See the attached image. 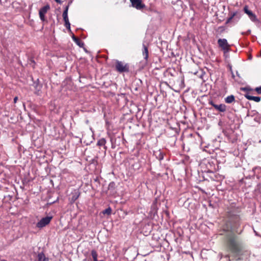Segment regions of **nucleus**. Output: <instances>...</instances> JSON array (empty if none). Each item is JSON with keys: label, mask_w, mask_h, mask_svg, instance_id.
<instances>
[{"label": "nucleus", "mask_w": 261, "mask_h": 261, "mask_svg": "<svg viewBox=\"0 0 261 261\" xmlns=\"http://www.w3.org/2000/svg\"><path fill=\"white\" fill-rule=\"evenodd\" d=\"M229 222L231 226L230 232L226 234V244L228 250L236 257L243 254L242 244L239 237L233 232H237V229L240 225V218L238 215H233L231 212L228 213Z\"/></svg>", "instance_id": "nucleus-1"}, {"label": "nucleus", "mask_w": 261, "mask_h": 261, "mask_svg": "<svg viewBox=\"0 0 261 261\" xmlns=\"http://www.w3.org/2000/svg\"><path fill=\"white\" fill-rule=\"evenodd\" d=\"M115 68L120 73L129 72V65L118 60L116 62Z\"/></svg>", "instance_id": "nucleus-2"}, {"label": "nucleus", "mask_w": 261, "mask_h": 261, "mask_svg": "<svg viewBox=\"0 0 261 261\" xmlns=\"http://www.w3.org/2000/svg\"><path fill=\"white\" fill-rule=\"evenodd\" d=\"M218 44L219 47H220L225 53L229 51L230 45L228 43L226 39H219Z\"/></svg>", "instance_id": "nucleus-3"}, {"label": "nucleus", "mask_w": 261, "mask_h": 261, "mask_svg": "<svg viewBox=\"0 0 261 261\" xmlns=\"http://www.w3.org/2000/svg\"><path fill=\"white\" fill-rule=\"evenodd\" d=\"M53 217L51 216H47L44 218H42L36 224V226L38 228H43L45 227L46 225L48 224Z\"/></svg>", "instance_id": "nucleus-4"}, {"label": "nucleus", "mask_w": 261, "mask_h": 261, "mask_svg": "<svg viewBox=\"0 0 261 261\" xmlns=\"http://www.w3.org/2000/svg\"><path fill=\"white\" fill-rule=\"evenodd\" d=\"M132 6L137 10H142L145 7L144 4L142 3V0H129Z\"/></svg>", "instance_id": "nucleus-5"}, {"label": "nucleus", "mask_w": 261, "mask_h": 261, "mask_svg": "<svg viewBox=\"0 0 261 261\" xmlns=\"http://www.w3.org/2000/svg\"><path fill=\"white\" fill-rule=\"evenodd\" d=\"M68 6H66L63 13V18L65 22V26L67 29H70V23L68 17Z\"/></svg>", "instance_id": "nucleus-6"}, {"label": "nucleus", "mask_w": 261, "mask_h": 261, "mask_svg": "<svg viewBox=\"0 0 261 261\" xmlns=\"http://www.w3.org/2000/svg\"><path fill=\"white\" fill-rule=\"evenodd\" d=\"M50 9V6L47 5L41 8L39 12V17L41 21H45L46 20L45 15Z\"/></svg>", "instance_id": "nucleus-7"}, {"label": "nucleus", "mask_w": 261, "mask_h": 261, "mask_svg": "<svg viewBox=\"0 0 261 261\" xmlns=\"http://www.w3.org/2000/svg\"><path fill=\"white\" fill-rule=\"evenodd\" d=\"M209 104L219 112H224L226 111V106L224 104L216 105L212 100L209 101Z\"/></svg>", "instance_id": "nucleus-8"}, {"label": "nucleus", "mask_w": 261, "mask_h": 261, "mask_svg": "<svg viewBox=\"0 0 261 261\" xmlns=\"http://www.w3.org/2000/svg\"><path fill=\"white\" fill-rule=\"evenodd\" d=\"M244 11L246 13L251 21L256 22L257 21L256 16L251 11L249 10L247 6H245L244 8Z\"/></svg>", "instance_id": "nucleus-9"}, {"label": "nucleus", "mask_w": 261, "mask_h": 261, "mask_svg": "<svg viewBox=\"0 0 261 261\" xmlns=\"http://www.w3.org/2000/svg\"><path fill=\"white\" fill-rule=\"evenodd\" d=\"M237 12L231 13L230 14V17L229 18H228L225 23L228 24L229 23L231 22V21H232V20L233 19V20L232 21L234 22L233 23L234 24L236 23L239 21V20L240 19V17H235V16H237Z\"/></svg>", "instance_id": "nucleus-10"}, {"label": "nucleus", "mask_w": 261, "mask_h": 261, "mask_svg": "<svg viewBox=\"0 0 261 261\" xmlns=\"http://www.w3.org/2000/svg\"><path fill=\"white\" fill-rule=\"evenodd\" d=\"M142 55L146 62H147L148 58V47L144 43L143 44Z\"/></svg>", "instance_id": "nucleus-11"}, {"label": "nucleus", "mask_w": 261, "mask_h": 261, "mask_svg": "<svg viewBox=\"0 0 261 261\" xmlns=\"http://www.w3.org/2000/svg\"><path fill=\"white\" fill-rule=\"evenodd\" d=\"M80 195V193L79 191H75L74 192L72 193L71 197L70 198V202H74L79 198Z\"/></svg>", "instance_id": "nucleus-12"}, {"label": "nucleus", "mask_w": 261, "mask_h": 261, "mask_svg": "<svg viewBox=\"0 0 261 261\" xmlns=\"http://www.w3.org/2000/svg\"><path fill=\"white\" fill-rule=\"evenodd\" d=\"M106 140L105 138H101L97 142V145L98 146H103L105 151L107 150V146H106Z\"/></svg>", "instance_id": "nucleus-13"}, {"label": "nucleus", "mask_w": 261, "mask_h": 261, "mask_svg": "<svg viewBox=\"0 0 261 261\" xmlns=\"http://www.w3.org/2000/svg\"><path fill=\"white\" fill-rule=\"evenodd\" d=\"M72 39L73 41L78 45L80 47H82L84 46V43L82 42L80 39L75 37V36H72Z\"/></svg>", "instance_id": "nucleus-14"}, {"label": "nucleus", "mask_w": 261, "mask_h": 261, "mask_svg": "<svg viewBox=\"0 0 261 261\" xmlns=\"http://www.w3.org/2000/svg\"><path fill=\"white\" fill-rule=\"evenodd\" d=\"M234 100L235 98L233 95L228 96L225 98V101L227 103H231L232 102L234 101Z\"/></svg>", "instance_id": "nucleus-15"}, {"label": "nucleus", "mask_w": 261, "mask_h": 261, "mask_svg": "<svg viewBox=\"0 0 261 261\" xmlns=\"http://www.w3.org/2000/svg\"><path fill=\"white\" fill-rule=\"evenodd\" d=\"M38 261H47L48 258L45 257V255L43 253L41 252L38 254L37 256Z\"/></svg>", "instance_id": "nucleus-16"}, {"label": "nucleus", "mask_w": 261, "mask_h": 261, "mask_svg": "<svg viewBox=\"0 0 261 261\" xmlns=\"http://www.w3.org/2000/svg\"><path fill=\"white\" fill-rule=\"evenodd\" d=\"M247 99L258 102L260 101V97L258 96H248Z\"/></svg>", "instance_id": "nucleus-17"}, {"label": "nucleus", "mask_w": 261, "mask_h": 261, "mask_svg": "<svg viewBox=\"0 0 261 261\" xmlns=\"http://www.w3.org/2000/svg\"><path fill=\"white\" fill-rule=\"evenodd\" d=\"M91 254L93 258V261H98V260L97 259L98 254L97 253V251L95 250H94V249L92 250L91 252Z\"/></svg>", "instance_id": "nucleus-18"}, {"label": "nucleus", "mask_w": 261, "mask_h": 261, "mask_svg": "<svg viewBox=\"0 0 261 261\" xmlns=\"http://www.w3.org/2000/svg\"><path fill=\"white\" fill-rule=\"evenodd\" d=\"M115 188V183L113 181L111 182L108 186V190L113 191Z\"/></svg>", "instance_id": "nucleus-19"}, {"label": "nucleus", "mask_w": 261, "mask_h": 261, "mask_svg": "<svg viewBox=\"0 0 261 261\" xmlns=\"http://www.w3.org/2000/svg\"><path fill=\"white\" fill-rule=\"evenodd\" d=\"M102 213L103 214H107L108 215H110L112 213V209L110 207H109L108 208L105 209L104 211H102Z\"/></svg>", "instance_id": "nucleus-20"}, {"label": "nucleus", "mask_w": 261, "mask_h": 261, "mask_svg": "<svg viewBox=\"0 0 261 261\" xmlns=\"http://www.w3.org/2000/svg\"><path fill=\"white\" fill-rule=\"evenodd\" d=\"M253 171L254 173V174L259 173H261V167H255L253 169Z\"/></svg>", "instance_id": "nucleus-21"}, {"label": "nucleus", "mask_w": 261, "mask_h": 261, "mask_svg": "<svg viewBox=\"0 0 261 261\" xmlns=\"http://www.w3.org/2000/svg\"><path fill=\"white\" fill-rule=\"evenodd\" d=\"M240 90L243 91H245V92H250L252 91V89L250 88L249 87H245L241 88Z\"/></svg>", "instance_id": "nucleus-22"}, {"label": "nucleus", "mask_w": 261, "mask_h": 261, "mask_svg": "<svg viewBox=\"0 0 261 261\" xmlns=\"http://www.w3.org/2000/svg\"><path fill=\"white\" fill-rule=\"evenodd\" d=\"M254 90L256 92L257 94H261V86L260 87H256L254 89Z\"/></svg>", "instance_id": "nucleus-23"}, {"label": "nucleus", "mask_w": 261, "mask_h": 261, "mask_svg": "<svg viewBox=\"0 0 261 261\" xmlns=\"http://www.w3.org/2000/svg\"><path fill=\"white\" fill-rule=\"evenodd\" d=\"M35 88L36 90H38V91L40 90V89L41 88V86L39 85V84H36L35 86Z\"/></svg>", "instance_id": "nucleus-24"}, {"label": "nucleus", "mask_w": 261, "mask_h": 261, "mask_svg": "<svg viewBox=\"0 0 261 261\" xmlns=\"http://www.w3.org/2000/svg\"><path fill=\"white\" fill-rule=\"evenodd\" d=\"M251 33V31L250 30H248L246 32H242V35H249Z\"/></svg>", "instance_id": "nucleus-25"}, {"label": "nucleus", "mask_w": 261, "mask_h": 261, "mask_svg": "<svg viewBox=\"0 0 261 261\" xmlns=\"http://www.w3.org/2000/svg\"><path fill=\"white\" fill-rule=\"evenodd\" d=\"M97 159L98 158L96 156L92 160V163H94L95 162L97 164Z\"/></svg>", "instance_id": "nucleus-26"}, {"label": "nucleus", "mask_w": 261, "mask_h": 261, "mask_svg": "<svg viewBox=\"0 0 261 261\" xmlns=\"http://www.w3.org/2000/svg\"><path fill=\"white\" fill-rule=\"evenodd\" d=\"M9 2V0H0L1 4H5L7 2Z\"/></svg>", "instance_id": "nucleus-27"}, {"label": "nucleus", "mask_w": 261, "mask_h": 261, "mask_svg": "<svg viewBox=\"0 0 261 261\" xmlns=\"http://www.w3.org/2000/svg\"><path fill=\"white\" fill-rule=\"evenodd\" d=\"M248 96H250L249 95V92H246V93L244 94V96L247 99Z\"/></svg>", "instance_id": "nucleus-28"}, {"label": "nucleus", "mask_w": 261, "mask_h": 261, "mask_svg": "<svg viewBox=\"0 0 261 261\" xmlns=\"http://www.w3.org/2000/svg\"><path fill=\"white\" fill-rule=\"evenodd\" d=\"M18 100V97L17 96L15 97L14 98V102L16 103Z\"/></svg>", "instance_id": "nucleus-29"}, {"label": "nucleus", "mask_w": 261, "mask_h": 261, "mask_svg": "<svg viewBox=\"0 0 261 261\" xmlns=\"http://www.w3.org/2000/svg\"><path fill=\"white\" fill-rule=\"evenodd\" d=\"M57 3H59V4H61L62 3V1L61 0H55Z\"/></svg>", "instance_id": "nucleus-30"}, {"label": "nucleus", "mask_w": 261, "mask_h": 261, "mask_svg": "<svg viewBox=\"0 0 261 261\" xmlns=\"http://www.w3.org/2000/svg\"><path fill=\"white\" fill-rule=\"evenodd\" d=\"M71 3H72V1H71L68 3V5L66 6H68V8H69Z\"/></svg>", "instance_id": "nucleus-31"}, {"label": "nucleus", "mask_w": 261, "mask_h": 261, "mask_svg": "<svg viewBox=\"0 0 261 261\" xmlns=\"http://www.w3.org/2000/svg\"><path fill=\"white\" fill-rule=\"evenodd\" d=\"M163 159V155L161 154V156L160 157L159 160H162Z\"/></svg>", "instance_id": "nucleus-32"}, {"label": "nucleus", "mask_w": 261, "mask_h": 261, "mask_svg": "<svg viewBox=\"0 0 261 261\" xmlns=\"http://www.w3.org/2000/svg\"><path fill=\"white\" fill-rule=\"evenodd\" d=\"M225 257H226V258H229V257H230L229 255H226ZM230 259H229V261H230Z\"/></svg>", "instance_id": "nucleus-33"}, {"label": "nucleus", "mask_w": 261, "mask_h": 261, "mask_svg": "<svg viewBox=\"0 0 261 261\" xmlns=\"http://www.w3.org/2000/svg\"><path fill=\"white\" fill-rule=\"evenodd\" d=\"M254 232H255V234L256 235H257V232H256V231L254 230Z\"/></svg>", "instance_id": "nucleus-34"}, {"label": "nucleus", "mask_w": 261, "mask_h": 261, "mask_svg": "<svg viewBox=\"0 0 261 261\" xmlns=\"http://www.w3.org/2000/svg\"><path fill=\"white\" fill-rule=\"evenodd\" d=\"M33 63H35L34 61H32Z\"/></svg>", "instance_id": "nucleus-35"}, {"label": "nucleus", "mask_w": 261, "mask_h": 261, "mask_svg": "<svg viewBox=\"0 0 261 261\" xmlns=\"http://www.w3.org/2000/svg\"><path fill=\"white\" fill-rule=\"evenodd\" d=\"M98 261H103V260H98Z\"/></svg>", "instance_id": "nucleus-36"}]
</instances>
